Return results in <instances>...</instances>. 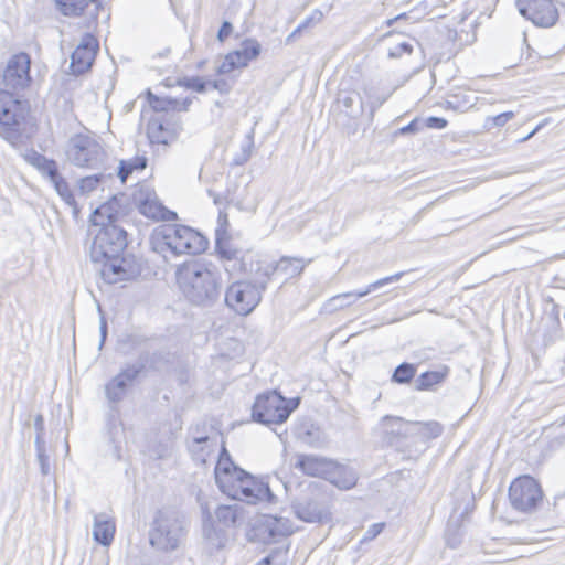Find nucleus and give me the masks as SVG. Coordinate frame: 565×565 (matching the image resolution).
<instances>
[{"instance_id":"obj_63","label":"nucleus","mask_w":565,"mask_h":565,"mask_svg":"<svg viewBox=\"0 0 565 565\" xmlns=\"http://www.w3.org/2000/svg\"><path fill=\"white\" fill-rule=\"evenodd\" d=\"M201 510H202V521H203V525L204 524H207L210 522H214L213 520V516H212V513L207 507V504H201Z\"/></svg>"},{"instance_id":"obj_53","label":"nucleus","mask_w":565,"mask_h":565,"mask_svg":"<svg viewBox=\"0 0 565 565\" xmlns=\"http://www.w3.org/2000/svg\"><path fill=\"white\" fill-rule=\"evenodd\" d=\"M54 190L56 191V193L61 196V199L66 203V204H73L74 203V194L67 183V181L65 180V178L61 179L60 181H57L54 185H53Z\"/></svg>"},{"instance_id":"obj_3","label":"nucleus","mask_w":565,"mask_h":565,"mask_svg":"<svg viewBox=\"0 0 565 565\" xmlns=\"http://www.w3.org/2000/svg\"><path fill=\"white\" fill-rule=\"evenodd\" d=\"M227 466L218 468L223 475H217V487L228 498L244 501L248 504H256L259 501L271 502L275 498L268 483L257 480L249 472L228 462Z\"/></svg>"},{"instance_id":"obj_46","label":"nucleus","mask_w":565,"mask_h":565,"mask_svg":"<svg viewBox=\"0 0 565 565\" xmlns=\"http://www.w3.org/2000/svg\"><path fill=\"white\" fill-rule=\"evenodd\" d=\"M254 148V129H252L245 137L241 146V151L233 157L232 166L238 167L245 164L252 156Z\"/></svg>"},{"instance_id":"obj_47","label":"nucleus","mask_w":565,"mask_h":565,"mask_svg":"<svg viewBox=\"0 0 565 565\" xmlns=\"http://www.w3.org/2000/svg\"><path fill=\"white\" fill-rule=\"evenodd\" d=\"M323 18V13L316 9L311 12L309 17H307L287 38L286 44H291L300 35V33L311 25L319 23Z\"/></svg>"},{"instance_id":"obj_6","label":"nucleus","mask_w":565,"mask_h":565,"mask_svg":"<svg viewBox=\"0 0 565 565\" xmlns=\"http://www.w3.org/2000/svg\"><path fill=\"white\" fill-rule=\"evenodd\" d=\"M67 158L72 164L87 169H105L106 152L102 145L86 135H75L70 139Z\"/></svg>"},{"instance_id":"obj_12","label":"nucleus","mask_w":565,"mask_h":565,"mask_svg":"<svg viewBox=\"0 0 565 565\" xmlns=\"http://www.w3.org/2000/svg\"><path fill=\"white\" fill-rule=\"evenodd\" d=\"M167 226L170 230L173 245L172 255H196L207 249L209 241L200 232L185 225L167 224Z\"/></svg>"},{"instance_id":"obj_39","label":"nucleus","mask_w":565,"mask_h":565,"mask_svg":"<svg viewBox=\"0 0 565 565\" xmlns=\"http://www.w3.org/2000/svg\"><path fill=\"white\" fill-rule=\"evenodd\" d=\"M114 179L113 172H97L92 175L83 177L78 180V189L82 194H88L96 190L100 184Z\"/></svg>"},{"instance_id":"obj_2","label":"nucleus","mask_w":565,"mask_h":565,"mask_svg":"<svg viewBox=\"0 0 565 565\" xmlns=\"http://www.w3.org/2000/svg\"><path fill=\"white\" fill-rule=\"evenodd\" d=\"M36 129L30 100L24 95L0 90V137L17 148L30 140Z\"/></svg>"},{"instance_id":"obj_38","label":"nucleus","mask_w":565,"mask_h":565,"mask_svg":"<svg viewBox=\"0 0 565 565\" xmlns=\"http://www.w3.org/2000/svg\"><path fill=\"white\" fill-rule=\"evenodd\" d=\"M211 438L209 435H195L192 437L191 443L188 448L192 455V458L195 460H200L201 462H205V457L212 450L214 445L210 444Z\"/></svg>"},{"instance_id":"obj_5","label":"nucleus","mask_w":565,"mask_h":565,"mask_svg":"<svg viewBox=\"0 0 565 565\" xmlns=\"http://www.w3.org/2000/svg\"><path fill=\"white\" fill-rule=\"evenodd\" d=\"M238 252L235 249V258L227 259L233 264L225 267L231 274L232 270L238 269L250 281L252 285L265 291L267 289L270 277L276 273L274 262H269L255 253H245L241 258L237 257Z\"/></svg>"},{"instance_id":"obj_30","label":"nucleus","mask_w":565,"mask_h":565,"mask_svg":"<svg viewBox=\"0 0 565 565\" xmlns=\"http://www.w3.org/2000/svg\"><path fill=\"white\" fill-rule=\"evenodd\" d=\"M358 479V473L354 469L341 465L338 461H335V469H333L330 476L327 477L328 481L343 490H349L355 487Z\"/></svg>"},{"instance_id":"obj_9","label":"nucleus","mask_w":565,"mask_h":565,"mask_svg":"<svg viewBox=\"0 0 565 565\" xmlns=\"http://www.w3.org/2000/svg\"><path fill=\"white\" fill-rule=\"evenodd\" d=\"M30 64L31 60L29 54L24 52L13 54L8 60L7 65L2 72V87L0 90L23 95V92L29 88L32 82Z\"/></svg>"},{"instance_id":"obj_64","label":"nucleus","mask_w":565,"mask_h":565,"mask_svg":"<svg viewBox=\"0 0 565 565\" xmlns=\"http://www.w3.org/2000/svg\"><path fill=\"white\" fill-rule=\"evenodd\" d=\"M190 433L192 434V436H195V435H207L206 434V425L203 423V424H196L195 426H192L190 428Z\"/></svg>"},{"instance_id":"obj_40","label":"nucleus","mask_w":565,"mask_h":565,"mask_svg":"<svg viewBox=\"0 0 565 565\" xmlns=\"http://www.w3.org/2000/svg\"><path fill=\"white\" fill-rule=\"evenodd\" d=\"M248 64L249 62L241 51L235 50L225 55L223 62L217 67V74H227L234 70L246 67Z\"/></svg>"},{"instance_id":"obj_10","label":"nucleus","mask_w":565,"mask_h":565,"mask_svg":"<svg viewBox=\"0 0 565 565\" xmlns=\"http://www.w3.org/2000/svg\"><path fill=\"white\" fill-rule=\"evenodd\" d=\"M263 292L250 281L242 279L227 287L224 300L230 309L241 316H247L259 305Z\"/></svg>"},{"instance_id":"obj_24","label":"nucleus","mask_w":565,"mask_h":565,"mask_svg":"<svg viewBox=\"0 0 565 565\" xmlns=\"http://www.w3.org/2000/svg\"><path fill=\"white\" fill-rule=\"evenodd\" d=\"M478 102L479 97L472 90L459 89L458 92L448 95L443 104V107L446 110L466 113L473 108Z\"/></svg>"},{"instance_id":"obj_20","label":"nucleus","mask_w":565,"mask_h":565,"mask_svg":"<svg viewBox=\"0 0 565 565\" xmlns=\"http://www.w3.org/2000/svg\"><path fill=\"white\" fill-rule=\"evenodd\" d=\"M294 467L309 477H317L327 480L333 469H335V460L317 456L297 454Z\"/></svg>"},{"instance_id":"obj_4","label":"nucleus","mask_w":565,"mask_h":565,"mask_svg":"<svg viewBox=\"0 0 565 565\" xmlns=\"http://www.w3.org/2000/svg\"><path fill=\"white\" fill-rule=\"evenodd\" d=\"M189 522L183 512L173 507L159 509L149 531V544L157 551L171 553L185 541Z\"/></svg>"},{"instance_id":"obj_51","label":"nucleus","mask_w":565,"mask_h":565,"mask_svg":"<svg viewBox=\"0 0 565 565\" xmlns=\"http://www.w3.org/2000/svg\"><path fill=\"white\" fill-rule=\"evenodd\" d=\"M241 53L247 58L248 62L256 60L262 52L260 43L254 38H246L242 41Z\"/></svg>"},{"instance_id":"obj_56","label":"nucleus","mask_w":565,"mask_h":565,"mask_svg":"<svg viewBox=\"0 0 565 565\" xmlns=\"http://www.w3.org/2000/svg\"><path fill=\"white\" fill-rule=\"evenodd\" d=\"M299 404H300V397H294V398L287 399L282 396L281 411H286V413H287L286 420L289 418L291 413L298 408Z\"/></svg>"},{"instance_id":"obj_15","label":"nucleus","mask_w":565,"mask_h":565,"mask_svg":"<svg viewBox=\"0 0 565 565\" xmlns=\"http://www.w3.org/2000/svg\"><path fill=\"white\" fill-rule=\"evenodd\" d=\"M99 274L106 284L114 285L119 281L130 280L139 274V266L131 258L121 254L120 256H110L100 260Z\"/></svg>"},{"instance_id":"obj_25","label":"nucleus","mask_w":565,"mask_h":565,"mask_svg":"<svg viewBox=\"0 0 565 565\" xmlns=\"http://www.w3.org/2000/svg\"><path fill=\"white\" fill-rule=\"evenodd\" d=\"M139 212L148 218L156 221H174L178 214L166 207L156 199L146 198L139 204Z\"/></svg>"},{"instance_id":"obj_57","label":"nucleus","mask_w":565,"mask_h":565,"mask_svg":"<svg viewBox=\"0 0 565 565\" xmlns=\"http://www.w3.org/2000/svg\"><path fill=\"white\" fill-rule=\"evenodd\" d=\"M448 125L445 118L430 116L425 120V126L430 129H444Z\"/></svg>"},{"instance_id":"obj_21","label":"nucleus","mask_w":565,"mask_h":565,"mask_svg":"<svg viewBox=\"0 0 565 565\" xmlns=\"http://www.w3.org/2000/svg\"><path fill=\"white\" fill-rule=\"evenodd\" d=\"M264 532L267 533L265 543H278L281 539L294 533L292 522L282 516L266 515L263 522Z\"/></svg>"},{"instance_id":"obj_33","label":"nucleus","mask_w":565,"mask_h":565,"mask_svg":"<svg viewBox=\"0 0 565 565\" xmlns=\"http://www.w3.org/2000/svg\"><path fill=\"white\" fill-rule=\"evenodd\" d=\"M338 103L343 106L345 114L351 118H359L364 111L363 98L355 90L339 93Z\"/></svg>"},{"instance_id":"obj_61","label":"nucleus","mask_w":565,"mask_h":565,"mask_svg":"<svg viewBox=\"0 0 565 565\" xmlns=\"http://www.w3.org/2000/svg\"><path fill=\"white\" fill-rule=\"evenodd\" d=\"M33 426H34V429H35V437H39L41 440H44L43 438V435H44V417L42 414H38L35 417H34V423H33Z\"/></svg>"},{"instance_id":"obj_31","label":"nucleus","mask_w":565,"mask_h":565,"mask_svg":"<svg viewBox=\"0 0 565 565\" xmlns=\"http://www.w3.org/2000/svg\"><path fill=\"white\" fill-rule=\"evenodd\" d=\"M444 431V427L436 420L413 422L412 439L414 441L427 443L438 438Z\"/></svg>"},{"instance_id":"obj_32","label":"nucleus","mask_w":565,"mask_h":565,"mask_svg":"<svg viewBox=\"0 0 565 565\" xmlns=\"http://www.w3.org/2000/svg\"><path fill=\"white\" fill-rule=\"evenodd\" d=\"M449 373L448 366H443L440 370L423 372L415 379L416 391H430L445 382Z\"/></svg>"},{"instance_id":"obj_13","label":"nucleus","mask_w":565,"mask_h":565,"mask_svg":"<svg viewBox=\"0 0 565 565\" xmlns=\"http://www.w3.org/2000/svg\"><path fill=\"white\" fill-rule=\"evenodd\" d=\"M519 13L539 28H551L558 20L555 0H515Z\"/></svg>"},{"instance_id":"obj_23","label":"nucleus","mask_w":565,"mask_h":565,"mask_svg":"<svg viewBox=\"0 0 565 565\" xmlns=\"http://www.w3.org/2000/svg\"><path fill=\"white\" fill-rule=\"evenodd\" d=\"M296 516L305 522H321L326 511L316 498H307L292 504Z\"/></svg>"},{"instance_id":"obj_58","label":"nucleus","mask_w":565,"mask_h":565,"mask_svg":"<svg viewBox=\"0 0 565 565\" xmlns=\"http://www.w3.org/2000/svg\"><path fill=\"white\" fill-rule=\"evenodd\" d=\"M420 119L414 118L409 124L398 129L399 135H415L419 131Z\"/></svg>"},{"instance_id":"obj_26","label":"nucleus","mask_w":565,"mask_h":565,"mask_svg":"<svg viewBox=\"0 0 565 565\" xmlns=\"http://www.w3.org/2000/svg\"><path fill=\"white\" fill-rule=\"evenodd\" d=\"M116 526L106 514H95L93 539L103 546H109L114 541Z\"/></svg>"},{"instance_id":"obj_59","label":"nucleus","mask_w":565,"mask_h":565,"mask_svg":"<svg viewBox=\"0 0 565 565\" xmlns=\"http://www.w3.org/2000/svg\"><path fill=\"white\" fill-rule=\"evenodd\" d=\"M232 32L233 24L230 21L225 20L221 24L216 38L220 42H224L232 34Z\"/></svg>"},{"instance_id":"obj_41","label":"nucleus","mask_w":565,"mask_h":565,"mask_svg":"<svg viewBox=\"0 0 565 565\" xmlns=\"http://www.w3.org/2000/svg\"><path fill=\"white\" fill-rule=\"evenodd\" d=\"M306 264L301 258L288 256H282L278 262L274 263L276 271L284 273L289 277L299 275L303 270Z\"/></svg>"},{"instance_id":"obj_36","label":"nucleus","mask_w":565,"mask_h":565,"mask_svg":"<svg viewBox=\"0 0 565 565\" xmlns=\"http://www.w3.org/2000/svg\"><path fill=\"white\" fill-rule=\"evenodd\" d=\"M147 100L149 106L157 115L172 114L179 108L180 100L173 97H161L153 94L150 89L147 90Z\"/></svg>"},{"instance_id":"obj_55","label":"nucleus","mask_w":565,"mask_h":565,"mask_svg":"<svg viewBox=\"0 0 565 565\" xmlns=\"http://www.w3.org/2000/svg\"><path fill=\"white\" fill-rule=\"evenodd\" d=\"M413 45L408 42H402L394 49L390 50L388 56L392 58H399L403 54H411Z\"/></svg>"},{"instance_id":"obj_43","label":"nucleus","mask_w":565,"mask_h":565,"mask_svg":"<svg viewBox=\"0 0 565 565\" xmlns=\"http://www.w3.org/2000/svg\"><path fill=\"white\" fill-rule=\"evenodd\" d=\"M417 372V366L413 363L403 362L398 364L391 376V381L396 384L406 385L412 383Z\"/></svg>"},{"instance_id":"obj_14","label":"nucleus","mask_w":565,"mask_h":565,"mask_svg":"<svg viewBox=\"0 0 565 565\" xmlns=\"http://www.w3.org/2000/svg\"><path fill=\"white\" fill-rule=\"evenodd\" d=\"M182 129V120L178 114L156 115L148 121L147 136L151 143L168 145Z\"/></svg>"},{"instance_id":"obj_48","label":"nucleus","mask_w":565,"mask_h":565,"mask_svg":"<svg viewBox=\"0 0 565 565\" xmlns=\"http://www.w3.org/2000/svg\"><path fill=\"white\" fill-rule=\"evenodd\" d=\"M175 84L180 87L191 89L195 93L203 94L206 92L209 81L201 76H183L175 78Z\"/></svg>"},{"instance_id":"obj_22","label":"nucleus","mask_w":565,"mask_h":565,"mask_svg":"<svg viewBox=\"0 0 565 565\" xmlns=\"http://www.w3.org/2000/svg\"><path fill=\"white\" fill-rule=\"evenodd\" d=\"M24 159L28 163L34 167L42 174V177L47 179L52 185L64 178L61 174L57 162L54 159L47 158L35 150H31L30 153H26Z\"/></svg>"},{"instance_id":"obj_27","label":"nucleus","mask_w":565,"mask_h":565,"mask_svg":"<svg viewBox=\"0 0 565 565\" xmlns=\"http://www.w3.org/2000/svg\"><path fill=\"white\" fill-rule=\"evenodd\" d=\"M217 228L215 231V250L224 259L235 258V249L228 244L226 227L228 226L227 214L220 212L217 217Z\"/></svg>"},{"instance_id":"obj_49","label":"nucleus","mask_w":565,"mask_h":565,"mask_svg":"<svg viewBox=\"0 0 565 565\" xmlns=\"http://www.w3.org/2000/svg\"><path fill=\"white\" fill-rule=\"evenodd\" d=\"M34 446L36 451V460L40 466L41 473L43 476H47L50 473V460L49 455L46 454V444L45 440H41L39 437L34 438Z\"/></svg>"},{"instance_id":"obj_19","label":"nucleus","mask_w":565,"mask_h":565,"mask_svg":"<svg viewBox=\"0 0 565 565\" xmlns=\"http://www.w3.org/2000/svg\"><path fill=\"white\" fill-rule=\"evenodd\" d=\"M98 50L99 44L97 39L90 33H85L79 44L71 54L70 70L72 74L78 76L88 72Z\"/></svg>"},{"instance_id":"obj_45","label":"nucleus","mask_w":565,"mask_h":565,"mask_svg":"<svg viewBox=\"0 0 565 565\" xmlns=\"http://www.w3.org/2000/svg\"><path fill=\"white\" fill-rule=\"evenodd\" d=\"M404 275V271H401V273H396L392 276H387V277H384V278H381L372 284H370L367 286V288H365L364 290H360V291H355V292H348V294H343L341 295V297H344V298H350V297H354L355 299L358 298H362L366 295H369L371 291L380 288V287H383L390 282H394V281H398L402 276ZM337 298H340V296H338Z\"/></svg>"},{"instance_id":"obj_16","label":"nucleus","mask_w":565,"mask_h":565,"mask_svg":"<svg viewBox=\"0 0 565 565\" xmlns=\"http://www.w3.org/2000/svg\"><path fill=\"white\" fill-rule=\"evenodd\" d=\"M129 210L128 199L124 193L114 194L108 201L97 206L90 222L94 226L120 225L119 222Z\"/></svg>"},{"instance_id":"obj_42","label":"nucleus","mask_w":565,"mask_h":565,"mask_svg":"<svg viewBox=\"0 0 565 565\" xmlns=\"http://www.w3.org/2000/svg\"><path fill=\"white\" fill-rule=\"evenodd\" d=\"M203 536L215 548L221 550L225 546L227 534L224 529L215 526L214 522L203 525Z\"/></svg>"},{"instance_id":"obj_37","label":"nucleus","mask_w":565,"mask_h":565,"mask_svg":"<svg viewBox=\"0 0 565 565\" xmlns=\"http://www.w3.org/2000/svg\"><path fill=\"white\" fill-rule=\"evenodd\" d=\"M148 159L145 156H136L128 160H120L117 168V177L122 183L135 171H143L147 168Z\"/></svg>"},{"instance_id":"obj_11","label":"nucleus","mask_w":565,"mask_h":565,"mask_svg":"<svg viewBox=\"0 0 565 565\" xmlns=\"http://www.w3.org/2000/svg\"><path fill=\"white\" fill-rule=\"evenodd\" d=\"M282 396L276 390L267 391L257 395L252 407V418L254 422L271 425L286 422V411H281Z\"/></svg>"},{"instance_id":"obj_54","label":"nucleus","mask_w":565,"mask_h":565,"mask_svg":"<svg viewBox=\"0 0 565 565\" xmlns=\"http://www.w3.org/2000/svg\"><path fill=\"white\" fill-rule=\"evenodd\" d=\"M228 462H234L231 458V455L230 452L227 451L225 445L223 444L222 445V448H221V451H220V456H218V460H217V463L214 468V476H215V483L217 484V475L220 476L221 473L223 475V471H218V468L222 466L223 468L225 467H228L227 463Z\"/></svg>"},{"instance_id":"obj_1","label":"nucleus","mask_w":565,"mask_h":565,"mask_svg":"<svg viewBox=\"0 0 565 565\" xmlns=\"http://www.w3.org/2000/svg\"><path fill=\"white\" fill-rule=\"evenodd\" d=\"M177 281L184 298L193 306L212 307L221 297V274L212 263H184L177 269Z\"/></svg>"},{"instance_id":"obj_60","label":"nucleus","mask_w":565,"mask_h":565,"mask_svg":"<svg viewBox=\"0 0 565 565\" xmlns=\"http://www.w3.org/2000/svg\"><path fill=\"white\" fill-rule=\"evenodd\" d=\"M384 529V523H374L364 533V541L374 540Z\"/></svg>"},{"instance_id":"obj_17","label":"nucleus","mask_w":565,"mask_h":565,"mask_svg":"<svg viewBox=\"0 0 565 565\" xmlns=\"http://www.w3.org/2000/svg\"><path fill=\"white\" fill-rule=\"evenodd\" d=\"M383 440L386 445L398 450H409L412 439L413 422L402 417L386 415L382 418Z\"/></svg>"},{"instance_id":"obj_62","label":"nucleus","mask_w":565,"mask_h":565,"mask_svg":"<svg viewBox=\"0 0 565 565\" xmlns=\"http://www.w3.org/2000/svg\"><path fill=\"white\" fill-rule=\"evenodd\" d=\"M99 333H100V341H99L98 348L100 350L103 348V345L105 344V341H106V338H107V334H108L107 321L104 318V316L100 317Z\"/></svg>"},{"instance_id":"obj_52","label":"nucleus","mask_w":565,"mask_h":565,"mask_svg":"<svg viewBox=\"0 0 565 565\" xmlns=\"http://www.w3.org/2000/svg\"><path fill=\"white\" fill-rule=\"evenodd\" d=\"M513 111H504L495 116H488L483 121V129L487 131L492 130L493 128L503 127L509 120L514 118Z\"/></svg>"},{"instance_id":"obj_44","label":"nucleus","mask_w":565,"mask_h":565,"mask_svg":"<svg viewBox=\"0 0 565 565\" xmlns=\"http://www.w3.org/2000/svg\"><path fill=\"white\" fill-rule=\"evenodd\" d=\"M363 93L367 99L370 119L373 120L376 109H379L390 98L392 93H379L374 87H364Z\"/></svg>"},{"instance_id":"obj_18","label":"nucleus","mask_w":565,"mask_h":565,"mask_svg":"<svg viewBox=\"0 0 565 565\" xmlns=\"http://www.w3.org/2000/svg\"><path fill=\"white\" fill-rule=\"evenodd\" d=\"M141 365L127 363L117 375L106 383L105 396L109 403L118 404L124 399L129 387L141 375Z\"/></svg>"},{"instance_id":"obj_28","label":"nucleus","mask_w":565,"mask_h":565,"mask_svg":"<svg viewBox=\"0 0 565 565\" xmlns=\"http://www.w3.org/2000/svg\"><path fill=\"white\" fill-rule=\"evenodd\" d=\"M169 353L157 350L153 352L150 351H141L138 355V359L134 365H141V374H143L147 370L149 371H160L164 366L169 364Z\"/></svg>"},{"instance_id":"obj_29","label":"nucleus","mask_w":565,"mask_h":565,"mask_svg":"<svg viewBox=\"0 0 565 565\" xmlns=\"http://www.w3.org/2000/svg\"><path fill=\"white\" fill-rule=\"evenodd\" d=\"M297 438L312 448H321L327 441L323 430L311 422H306L298 427Z\"/></svg>"},{"instance_id":"obj_50","label":"nucleus","mask_w":565,"mask_h":565,"mask_svg":"<svg viewBox=\"0 0 565 565\" xmlns=\"http://www.w3.org/2000/svg\"><path fill=\"white\" fill-rule=\"evenodd\" d=\"M289 546L275 547L270 553L262 558L256 565H285Z\"/></svg>"},{"instance_id":"obj_7","label":"nucleus","mask_w":565,"mask_h":565,"mask_svg":"<svg viewBox=\"0 0 565 565\" xmlns=\"http://www.w3.org/2000/svg\"><path fill=\"white\" fill-rule=\"evenodd\" d=\"M127 245V231L121 225L102 226L92 243L90 259L99 263L110 256H120Z\"/></svg>"},{"instance_id":"obj_8","label":"nucleus","mask_w":565,"mask_h":565,"mask_svg":"<svg viewBox=\"0 0 565 565\" xmlns=\"http://www.w3.org/2000/svg\"><path fill=\"white\" fill-rule=\"evenodd\" d=\"M543 495L540 483L529 475L516 477L509 487L510 504L519 512L536 511L543 502Z\"/></svg>"},{"instance_id":"obj_35","label":"nucleus","mask_w":565,"mask_h":565,"mask_svg":"<svg viewBox=\"0 0 565 565\" xmlns=\"http://www.w3.org/2000/svg\"><path fill=\"white\" fill-rule=\"evenodd\" d=\"M243 511V507L238 503L221 504L215 510V516L223 526L231 527L237 525Z\"/></svg>"},{"instance_id":"obj_34","label":"nucleus","mask_w":565,"mask_h":565,"mask_svg":"<svg viewBox=\"0 0 565 565\" xmlns=\"http://www.w3.org/2000/svg\"><path fill=\"white\" fill-rule=\"evenodd\" d=\"M151 249L166 257L169 252L172 254L171 234L167 224L160 225L153 230L150 236Z\"/></svg>"}]
</instances>
